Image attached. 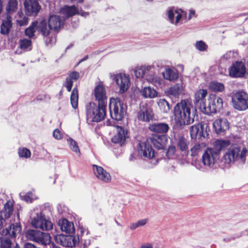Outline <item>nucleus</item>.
I'll return each instance as SVG.
<instances>
[{
	"label": "nucleus",
	"mask_w": 248,
	"mask_h": 248,
	"mask_svg": "<svg viewBox=\"0 0 248 248\" xmlns=\"http://www.w3.org/2000/svg\"><path fill=\"white\" fill-rule=\"evenodd\" d=\"M230 144L229 140H218L213 143L212 148H208L202 156V162H196L195 167L201 171L212 168L219 158L222 150Z\"/></svg>",
	"instance_id": "obj_1"
},
{
	"label": "nucleus",
	"mask_w": 248,
	"mask_h": 248,
	"mask_svg": "<svg viewBox=\"0 0 248 248\" xmlns=\"http://www.w3.org/2000/svg\"><path fill=\"white\" fill-rule=\"evenodd\" d=\"M174 115L176 123L180 126L190 124L198 117L197 109L188 99L182 100L176 105Z\"/></svg>",
	"instance_id": "obj_2"
},
{
	"label": "nucleus",
	"mask_w": 248,
	"mask_h": 248,
	"mask_svg": "<svg viewBox=\"0 0 248 248\" xmlns=\"http://www.w3.org/2000/svg\"><path fill=\"white\" fill-rule=\"evenodd\" d=\"M31 225L42 230L49 231L52 229V222L46 219L43 211L38 208L34 209L31 213Z\"/></svg>",
	"instance_id": "obj_3"
},
{
	"label": "nucleus",
	"mask_w": 248,
	"mask_h": 248,
	"mask_svg": "<svg viewBox=\"0 0 248 248\" xmlns=\"http://www.w3.org/2000/svg\"><path fill=\"white\" fill-rule=\"evenodd\" d=\"M107 106L90 103L86 106V116L88 121L99 122L104 120L106 114Z\"/></svg>",
	"instance_id": "obj_4"
},
{
	"label": "nucleus",
	"mask_w": 248,
	"mask_h": 248,
	"mask_svg": "<svg viewBox=\"0 0 248 248\" xmlns=\"http://www.w3.org/2000/svg\"><path fill=\"white\" fill-rule=\"evenodd\" d=\"M223 107V100L219 96L215 94H210L208 98V104H202V112L210 115L212 113H215Z\"/></svg>",
	"instance_id": "obj_5"
},
{
	"label": "nucleus",
	"mask_w": 248,
	"mask_h": 248,
	"mask_svg": "<svg viewBox=\"0 0 248 248\" xmlns=\"http://www.w3.org/2000/svg\"><path fill=\"white\" fill-rule=\"evenodd\" d=\"M111 117L116 121L122 120L126 113V107L118 98H111L109 104Z\"/></svg>",
	"instance_id": "obj_6"
},
{
	"label": "nucleus",
	"mask_w": 248,
	"mask_h": 248,
	"mask_svg": "<svg viewBox=\"0 0 248 248\" xmlns=\"http://www.w3.org/2000/svg\"><path fill=\"white\" fill-rule=\"evenodd\" d=\"M25 236L28 240L34 241L43 246L49 245L51 242L49 234L37 230H27L25 232Z\"/></svg>",
	"instance_id": "obj_7"
},
{
	"label": "nucleus",
	"mask_w": 248,
	"mask_h": 248,
	"mask_svg": "<svg viewBox=\"0 0 248 248\" xmlns=\"http://www.w3.org/2000/svg\"><path fill=\"white\" fill-rule=\"evenodd\" d=\"M232 102L235 109L245 110L248 109V94L243 91H238L232 96Z\"/></svg>",
	"instance_id": "obj_8"
},
{
	"label": "nucleus",
	"mask_w": 248,
	"mask_h": 248,
	"mask_svg": "<svg viewBox=\"0 0 248 248\" xmlns=\"http://www.w3.org/2000/svg\"><path fill=\"white\" fill-rule=\"evenodd\" d=\"M223 155V159L225 164H235L237 153L240 151V146L237 144H230Z\"/></svg>",
	"instance_id": "obj_9"
},
{
	"label": "nucleus",
	"mask_w": 248,
	"mask_h": 248,
	"mask_svg": "<svg viewBox=\"0 0 248 248\" xmlns=\"http://www.w3.org/2000/svg\"><path fill=\"white\" fill-rule=\"evenodd\" d=\"M139 154L145 159H151L155 157V151L149 140L139 143Z\"/></svg>",
	"instance_id": "obj_10"
},
{
	"label": "nucleus",
	"mask_w": 248,
	"mask_h": 248,
	"mask_svg": "<svg viewBox=\"0 0 248 248\" xmlns=\"http://www.w3.org/2000/svg\"><path fill=\"white\" fill-rule=\"evenodd\" d=\"M56 242L64 247L72 248L76 245V238L71 235L56 234L54 235Z\"/></svg>",
	"instance_id": "obj_11"
},
{
	"label": "nucleus",
	"mask_w": 248,
	"mask_h": 248,
	"mask_svg": "<svg viewBox=\"0 0 248 248\" xmlns=\"http://www.w3.org/2000/svg\"><path fill=\"white\" fill-rule=\"evenodd\" d=\"M64 20H62L59 16L52 15L48 19V26L50 30L59 32L63 27Z\"/></svg>",
	"instance_id": "obj_12"
},
{
	"label": "nucleus",
	"mask_w": 248,
	"mask_h": 248,
	"mask_svg": "<svg viewBox=\"0 0 248 248\" xmlns=\"http://www.w3.org/2000/svg\"><path fill=\"white\" fill-rule=\"evenodd\" d=\"M24 4L27 16H36L41 9L37 0H25Z\"/></svg>",
	"instance_id": "obj_13"
},
{
	"label": "nucleus",
	"mask_w": 248,
	"mask_h": 248,
	"mask_svg": "<svg viewBox=\"0 0 248 248\" xmlns=\"http://www.w3.org/2000/svg\"><path fill=\"white\" fill-rule=\"evenodd\" d=\"M204 124L198 123L191 126L190 128V134L192 139L205 138L207 135V132L204 130Z\"/></svg>",
	"instance_id": "obj_14"
},
{
	"label": "nucleus",
	"mask_w": 248,
	"mask_h": 248,
	"mask_svg": "<svg viewBox=\"0 0 248 248\" xmlns=\"http://www.w3.org/2000/svg\"><path fill=\"white\" fill-rule=\"evenodd\" d=\"M246 72L244 63H233L229 69L230 76L232 78L243 77Z\"/></svg>",
	"instance_id": "obj_15"
},
{
	"label": "nucleus",
	"mask_w": 248,
	"mask_h": 248,
	"mask_svg": "<svg viewBox=\"0 0 248 248\" xmlns=\"http://www.w3.org/2000/svg\"><path fill=\"white\" fill-rule=\"evenodd\" d=\"M149 142L151 143L155 148L158 150L163 149L165 147L168 141L167 137L166 135H153L149 139Z\"/></svg>",
	"instance_id": "obj_16"
},
{
	"label": "nucleus",
	"mask_w": 248,
	"mask_h": 248,
	"mask_svg": "<svg viewBox=\"0 0 248 248\" xmlns=\"http://www.w3.org/2000/svg\"><path fill=\"white\" fill-rule=\"evenodd\" d=\"M2 234L14 239L20 234L21 232V226L19 222L11 224L8 228L3 229Z\"/></svg>",
	"instance_id": "obj_17"
},
{
	"label": "nucleus",
	"mask_w": 248,
	"mask_h": 248,
	"mask_svg": "<svg viewBox=\"0 0 248 248\" xmlns=\"http://www.w3.org/2000/svg\"><path fill=\"white\" fill-rule=\"evenodd\" d=\"M215 132L217 134L223 135L229 128V123L226 119H218L213 124Z\"/></svg>",
	"instance_id": "obj_18"
},
{
	"label": "nucleus",
	"mask_w": 248,
	"mask_h": 248,
	"mask_svg": "<svg viewBox=\"0 0 248 248\" xmlns=\"http://www.w3.org/2000/svg\"><path fill=\"white\" fill-rule=\"evenodd\" d=\"M94 95L98 104L101 105L107 106V97L106 96V90L103 85L97 86L94 92Z\"/></svg>",
	"instance_id": "obj_19"
},
{
	"label": "nucleus",
	"mask_w": 248,
	"mask_h": 248,
	"mask_svg": "<svg viewBox=\"0 0 248 248\" xmlns=\"http://www.w3.org/2000/svg\"><path fill=\"white\" fill-rule=\"evenodd\" d=\"M115 81L119 87L120 92L121 93L127 91L130 85L129 78L125 74H120L116 75Z\"/></svg>",
	"instance_id": "obj_20"
},
{
	"label": "nucleus",
	"mask_w": 248,
	"mask_h": 248,
	"mask_svg": "<svg viewBox=\"0 0 248 248\" xmlns=\"http://www.w3.org/2000/svg\"><path fill=\"white\" fill-rule=\"evenodd\" d=\"M127 138V132L124 128L118 126L117 133L112 138V142L118 144L122 146L124 143L126 139Z\"/></svg>",
	"instance_id": "obj_21"
},
{
	"label": "nucleus",
	"mask_w": 248,
	"mask_h": 248,
	"mask_svg": "<svg viewBox=\"0 0 248 248\" xmlns=\"http://www.w3.org/2000/svg\"><path fill=\"white\" fill-rule=\"evenodd\" d=\"M94 173L97 178L104 182L108 183L110 181L111 176L102 167L96 165L93 166Z\"/></svg>",
	"instance_id": "obj_22"
},
{
	"label": "nucleus",
	"mask_w": 248,
	"mask_h": 248,
	"mask_svg": "<svg viewBox=\"0 0 248 248\" xmlns=\"http://www.w3.org/2000/svg\"><path fill=\"white\" fill-rule=\"evenodd\" d=\"M207 94V91L206 90L200 89L194 93V103L195 105L199 106V108L202 111V104L206 105L205 97Z\"/></svg>",
	"instance_id": "obj_23"
},
{
	"label": "nucleus",
	"mask_w": 248,
	"mask_h": 248,
	"mask_svg": "<svg viewBox=\"0 0 248 248\" xmlns=\"http://www.w3.org/2000/svg\"><path fill=\"white\" fill-rule=\"evenodd\" d=\"M80 77V74L78 72L73 71L68 74V76L65 79V81L63 86L65 87L67 91L69 92L71 91L73 82L77 81Z\"/></svg>",
	"instance_id": "obj_24"
},
{
	"label": "nucleus",
	"mask_w": 248,
	"mask_h": 248,
	"mask_svg": "<svg viewBox=\"0 0 248 248\" xmlns=\"http://www.w3.org/2000/svg\"><path fill=\"white\" fill-rule=\"evenodd\" d=\"M60 13L66 18L79 14L78 8L74 5L72 6L64 5L60 9Z\"/></svg>",
	"instance_id": "obj_25"
},
{
	"label": "nucleus",
	"mask_w": 248,
	"mask_h": 248,
	"mask_svg": "<svg viewBox=\"0 0 248 248\" xmlns=\"http://www.w3.org/2000/svg\"><path fill=\"white\" fill-rule=\"evenodd\" d=\"M12 16L10 15H6L4 19L2 20L0 26V32L2 35H7L9 34L12 27Z\"/></svg>",
	"instance_id": "obj_26"
},
{
	"label": "nucleus",
	"mask_w": 248,
	"mask_h": 248,
	"mask_svg": "<svg viewBox=\"0 0 248 248\" xmlns=\"http://www.w3.org/2000/svg\"><path fill=\"white\" fill-rule=\"evenodd\" d=\"M170 129L169 125L166 123H158L150 124L149 129L155 133L164 134L167 133Z\"/></svg>",
	"instance_id": "obj_27"
},
{
	"label": "nucleus",
	"mask_w": 248,
	"mask_h": 248,
	"mask_svg": "<svg viewBox=\"0 0 248 248\" xmlns=\"http://www.w3.org/2000/svg\"><path fill=\"white\" fill-rule=\"evenodd\" d=\"M240 151L237 153L235 164L238 165H243L248 161V147H240Z\"/></svg>",
	"instance_id": "obj_28"
},
{
	"label": "nucleus",
	"mask_w": 248,
	"mask_h": 248,
	"mask_svg": "<svg viewBox=\"0 0 248 248\" xmlns=\"http://www.w3.org/2000/svg\"><path fill=\"white\" fill-rule=\"evenodd\" d=\"M138 119L145 122L152 120L154 117L153 113L150 108H142L138 113Z\"/></svg>",
	"instance_id": "obj_29"
},
{
	"label": "nucleus",
	"mask_w": 248,
	"mask_h": 248,
	"mask_svg": "<svg viewBox=\"0 0 248 248\" xmlns=\"http://www.w3.org/2000/svg\"><path fill=\"white\" fill-rule=\"evenodd\" d=\"M37 31L41 33L44 36H48L50 34V30L48 26V21L43 19L36 26Z\"/></svg>",
	"instance_id": "obj_30"
},
{
	"label": "nucleus",
	"mask_w": 248,
	"mask_h": 248,
	"mask_svg": "<svg viewBox=\"0 0 248 248\" xmlns=\"http://www.w3.org/2000/svg\"><path fill=\"white\" fill-rule=\"evenodd\" d=\"M61 230L67 233L74 232L75 227L72 222H69L67 219L64 218L59 222Z\"/></svg>",
	"instance_id": "obj_31"
},
{
	"label": "nucleus",
	"mask_w": 248,
	"mask_h": 248,
	"mask_svg": "<svg viewBox=\"0 0 248 248\" xmlns=\"http://www.w3.org/2000/svg\"><path fill=\"white\" fill-rule=\"evenodd\" d=\"M183 91L182 84L177 83L170 87L167 91L166 93L170 96L178 97L181 94L183 93Z\"/></svg>",
	"instance_id": "obj_32"
},
{
	"label": "nucleus",
	"mask_w": 248,
	"mask_h": 248,
	"mask_svg": "<svg viewBox=\"0 0 248 248\" xmlns=\"http://www.w3.org/2000/svg\"><path fill=\"white\" fill-rule=\"evenodd\" d=\"M239 57L237 51H228L222 57L221 60L228 62H242L239 61Z\"/></svg>",
	"instance_id": "obj_33"
},
{
	"label": "nucleus",
	"mask_w": 248,
	"mask_h": 248,
	"mask_svg": "<svg viewBox=\"0 0 248 248\" xmlns=\"http://www.w3.org/2000/svg\"><path fill=\"white\" fill-rule=\"evenodd\" d=\"M13 203L11 201H8L4 204V208L1 212V216L4 217L5 219L10 217L13 213Z\"/></svg>",
	"instance_id": "obj_34"
},
{
	"label": "nucleus",
	"mask_w": 248,
	"mask_h": 248,
	"mask_svg": "<svg viewBox=\"0 0 248 248\" xmlns=\"http://www.w3.org/2000/svg\"><path fill=\"white\" fill-rule=\"evenodd\" d=\"M164 78L169 81H175L178 78V74L176 70L170 68L166 69L165 71L162 73Z\"/></svg>",
	"instance_id": "obj_35"
},
{
	"label": "nucleus",
	"mask_w": 248,
	"mask_h": 248,
	"mask_svg": "<svg viewBox=\"0 0 248 248\" xmlns=\"http://www.w3.org/2000/svg\"><path fill=\"white\" fill-rule=\"evenodd\" d=\"M189 141L183 136H179L177 140L178 148L182 152H188Z\"/></svg>",
	"instance_id": "obj_36"
},
{
	"label": "nucleus",
	"mask_w": 248,
	"mask_h": 248,
	"mask_svg": "<svg viewBox=\"0 0 248 248\" xmlns=\"http://www.w3.org/2000/svg\"><path fill=\"white\" fill-rule=\"evenodd\" d=\"M140 93L144 98H153L157 95V92L150 87H144L140 91Z\"/></svg>",
	"instance_id": "obj_37"
},
{
	"label": "nucleus",
	"mask_w": 248,
	"mask_h": 248,
	"mask_svg": "<svg viewBox=\"0 0 248 248\" xmlns=\"http://www.w3.org/2000/svg\"><path fill=\"white\" fill-rule=\"evenodd\" d=\"M150 66H142L137 67L133 70V74L137 78L143 77L149 71Z\"/></svg>",
	"instance_id": "obj_38"
},
{
	"label": "nucleus",
	"mask_w": 248,
	"mask_h": 248,
	"mask_svg": "<svg viewBox=\"0 0 248 248\" xmlns=\"http://www.w3.org/2000/svg\"><path fill=\"white\" fill-rule=\"evenodd\" d=\"M18 2L17 0H9L6 8V15H10L15 12L17 8Z\"/></svg>",
	"instance_id": "obj_39"
},
{
	"label": "nucleus",
	"mask_w": 248,
	"mask_h": 248,
	"mask_svg": "<svg viewBox=\"0 0 248 248\" xmlns=\"http://www.w3.org/2000/svg\"><path fill=\"white\" fill-rule=\"evenodd\" d=\"M78 90L77 87H75L72 91L70 100L72 107L76 109L78 107Z\"/></svg>",
	"instance_id": "obj_40"
},
{
	"label": "nucleus",
	"mask_w": 248,
	"mask_h": 248,
	"mask_svg": "<svg viewBox=\"0 0 248 248\" xmlns=\"http://www.w3.org/2000/svg\"><path fill=\"white\" fill-rule=\"evenodd\" d=\"M209 89L213 92H221L224 90V86L223 83L212 81L209 84Z\"/></svg>",
	"instance_id": "obj_41"
},
{
	"label": "nucleus",
	"mask_w": 248,
	"mask_h": 248,
	"mask_svg": "<svg viewBox=\"0 0 248 248\" xmlns=\"http://www.w3.org/2000/svg\"><path fill=\"white\" fill-rule=\"evenodd\" d=\"M37 24L38 22L37 21H34L30 27L25 30V34L27 36L31 38L35 36V28H36Z\"/></svg>",
	"instance_id": "obj_42"
},
{
	"label": "nucleus",
	"mask_w": 248,
	"mask_h": 248,
	"mask_svg": "<svg viewBox=\"0 0 248 248\" xmlns=\"http://www.w3.org/2000/svg\"><path fill=\"white\" fill-rule=\"evenodd\" d=\"M8 236L1 237L0 239V248H11L12 245V241L11 238Z\"/></svg>",
	"instance_id": "obj_43"
},
{
	"label": "nucleus",
	"mask_w": 248,
	"mask_h": 248,
	"mask_svg": "<svg viewBox=\"0 0 248 248\" xmlns=\"http://www.w3.org/2000/svg\"><path fill=\"white\" fill-rule=\"evenodd\" d=\"M160 109L164 113L168 112L170 109V106L168 101L164 99H160L158 102Z\"/></svg>",
	"instance_id": "obj_44"
},
{
	"label": "nucleus",
	"mask_w": 248,
	"mask_h": 248,
	"mask_svg": "<svg viewBox=\"0 0 248 248\" xmlns=\"http://www.w3.org/2000/svg\"><path fill=\"white\" fill-rule=\"evenodd\" d=\"M202 144L200 143H196L194 146L191 149V156H196L201 152L202 150Z\"/></svg>",
	"instance_id": "obj_45"
},
{
	"label": "nucleus",
	"mask_w": 248,
	"mask_h": 248,
	"mask_svg": "<svg viewBox=\"0 0 248 248\" xmlns=\"http://www.w3.org/2000/svg\"><path fill=\"white\" fill-rule=\"evenodd\" d=\"M19 156L22 158H29L31 156L30 151L26 148H19L18 152Z\"/></svg>",
	"instance_id": "obj_46"
},
{
	"label": "nucleus",
	"mask_w": 248,
	"mask_h": 248,
	"mask_svg": "<svg viewBox=\"0 0 248 248\" xmlns=\"http://www.w3.org/2000/svg\"><path fill=\"white\" fill-rule=\"evenodd\" d=\"M20 47L25 49L31 45V41L27 39H21L19 41Z\"/></svg>",
	"instance_id": "obj_47"
},
{
	"label": "nucleus",
	"mask_w": 248,
	"mask_h": 248,
	"mask_svg": "<svg viewBox=\"0 0 248 248\" xmlns=\"http://www.w3.org/2000/svg\"><path fill=\"white\" fill-rule=\"evenodd\" d=\"M196 48L200 51H203L207 49L208 46L203 41H199L196 42L195 45Z\"/></svg>",
	"instance_id": "obj_48"
},
{
	"label": "nucleus",
	"mask_w": 248,
	"mask_h": 248,
	"mask_svg": "<svg viewBox=\"0 0 248 248\" xmlns=\"http://www.w3.org/2000/svg\"><path fill=\"white\" fill-rule=\"evenodd\" d=\"M70 149L76 153H80L78 146L76 142L71 138L68 140Z\"/></svg>",
	"instance_id": "obj_49"
},
{
	"label": "nucleus",
	"mask_w": 248,
	"mask_h": 248,
	"mask_svg": "<svg viewBox=\"0 0 248 248\" xmlns=\"http://www.w3.org/2000/svg\"><path fill=\"white\" fill-rule=\"evenodd\" d=\"M176 147L174 145H170L166 152V155L169 158H171L174 155Z\"/></svg>",
	"instance_id": "obj_50"
},
{
	"label": "nucleus",
	"mask_w": 248,
	"mask_h": 248,
	"mask_svg": "<svg viewBox=\"0 0 248 248\" xmlns=\"http://www.w3.org/2000/svg\"><path fill=\"white\" fill-rule=\"evenodd\" d=\"M21 199L27 202H32L33 198V194L32 192H28L25 195H22L21 194L20 195Z\"/></svg>",
	"instance_id": "obj_51"
},
{
	"label": "nucleus",
	"mask_w": 248,
	"mask_h": 248,
	"mask_svg": "<svg viewBox=\"0 0 248 248\" xmlns=\"http://www.w3.org/2000/svg\"><path fill=\"white\" fill-rule=\"evenodd\" d=\"M28 17L24 16L22 19L17 20V23L20 26H24L28 24Z\"/></svg>",
	"instance_id": "obj_52"
},
{
	"label": "nucleus",
	"mask_w": 248,
	"mask_h": 248,
	"mask_svg": "<svg viewBox=\"0 0 248 248\" xmlns=\"http://www.w3.org/2000/svg\"><path fill=\"white\" fill-rule=\"evenodd\" d=\"M53 136L57 140H60L62 138V136L60 130L56 129L53 131Z\"/></svg>",
	"instance_id": "obj_53"
},
{
	"label": "nucleus",
	"mask_w": 248,
	"mask_h": 248,
	"mask_svg": "<svg viewBox=\"0 0 248 248\" xmlns=\"http://www.w3.org/2000/svg\"><path fill=\"white\" fill-rule=\"evenodd\" d=\"M168 18L171 23H174V14L172 10L168 11Z\"/></svg>",
	"instance_id": "obj_54"
},
{
	"label": "nucleus",
	"mask_w": 248,
	"mask_h": 248,
	"mask_svg": "<svg viewBox=\"0 0 248 248\" xmlns=\"http://www.w3.org/2000/svg\"><path fill=\"white\" fill-rule=\"evenodd\" d=\"M148 221V218H144V219H141L137 221L139 227H142V226L145 225L146 224V223H147Z\"/></svg>",
	"instance_id": "obj_55"
},
{
	"label": "nucleus",
	"mask_w": 248,
	"mask_h": 248,
	"mask_svg": "<svg viewBox=\"0 0 248 248\" xmlns=\"http://www.w3.org/2000/svg\"><path fill=\"white\" fill-rule=\"evenodd\" d=\"M175 12L178 14V15L176 17L175 22V24L177 25L179 23L180 20H181V19L182 18V15H181V14L178 13V12L176 10L175 11Z\"/></svg>",
	"instance_id": "obj_56"
},
{
	"label": "nucleus",
	"mask_w": 248,
	"mask_h": 248,
	"mask_svg": "<svg viewBox=\"0 0 248 248\" xmlns=\"http://www.w3.org/2000/svg\"><path fill=\"white\" fill-rule=\"evenodd\" d=\"M138 227H139L137 222H136L135 223H132L129 226V228L131 230H134Z\"/></svg>",
	"instance_id": "obj_57"
},
{
	"label": "nucleus",
	"mask_w": 248,
	"mask_h": 248,
	"mask_svg": "<svg viewBox=\"0 0 248 248\" xmlns=\"http://www.w3.org/2000/svg\"><path fill=\"white\" fill-rule=\"evenodd\" d=\"M140 248H153L152 244L148 243L142 244Z\"/></svg>",
	"instance_id": "obj_58"
},
{
	"label": "nucleus",
	"mask_w": 248,
	"mask_h": 248,
	"mask_svg": "<svg viewBox=\"0 0 248 248\" xmlns=\"http://www.w3.org/2000/svg\"><path fill=\"white\" fill-rule=\"evenodd\" d=\"M5 222V219H4L1 216H0V230L3 228V224Z\"/></svg>",
	"instance_id": "obj_59"
},
{
	"label": "nucleus",
	"mask_w": 248,
	"mask_h": 248,
	"mask_svg": "<svg viewBox=\"0 0 248 248\" xmlns=\"http://www.w3.org/2000/svg\"><path fill=\"white\" fill-rule=\"evenodd\" d=\"M195 15V11L193 10H191L189 11V16H188V20H190L193 16H194Z\"/></svg>",
	"instance_id": "obj_60"
},
{
	"label": "nucleus",
	"mask_w": 248,
	"mask_h": 248,
	"mask_svg": "<svg viewBox=\"0 0 248 248\" xmlns=\"http://www.w3.org/2000/svg\"><path fill=\"white\" fill-rule=\"evenodd\" d=\"M88 58V55H86L85 57H84L82 59H81L79 62H83L86 60H87Z\"/></svg>",
	"instance_id": "obj_61"
},
{
	"label": "nucleus",
	"mask_w": 248,
	"mask_h": 248,
	"mask_svg": "<svg viewBox=\"0 0 248 248\" xmlns=\"http://www.w3.org/2000/svg\"><path fill=\"white\" fill-rule=\"evenodd\" d=\"M61 248V247L58 246H56L55 244H54V243H52L51 244V248Z\"/></svg>",
	"instance_id": "obj_62"
},
{
	"label": "nucleus",
	"mask_w": 248,
	"mask_h": 248,
	"mask_svg": "<svg viewBox=\"0 0 248 248\" xmlns=\"http://www.w3.org/2000/svg\"><path fill=\"white\" fill-rule=\"evenodd\" d=\"M155 81V82H157V83L160 85V80L159 79H158L157 78H155L153 79V82Z\"/></svg>",
	"instance_id": "obj_63"
},
{
	"label": "nucleus",
	"mask_w": 248,
	"mask_h": 248,
	"mask_svg": "<svg viewBox=\"0 0 248 248\" xmlns=\"http://www.w3.org/2000/svg\"><path fill=\"white\" fill-rule=\"evenodd\" d=\"M72 1H76V0H71ZM78 3H82L84 2V0H77Z\"/></svg>",
	"instance_id": "obj_64"
}]
</instances>
